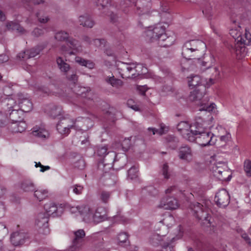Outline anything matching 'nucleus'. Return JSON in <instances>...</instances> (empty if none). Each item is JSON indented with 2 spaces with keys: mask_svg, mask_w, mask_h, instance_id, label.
<instances>
[{
  "mask_svg": "<svg viewBox=\"0 0 251 251\" xmlns=\"http://www.w3.org/2000/svg\"><path fill=\"white\" fill-rule=\"evenodd\" d=\"M93 41L96 46L100 47H104L106 43V40L104 39H95Z\"/></svg>",
  "mask_w": 251,
  "mask_h": 251,
  "instance_id": "nucleus-57",
  "label": "nucleus"
},
{
  "mask_svg": "<svg viewBox=\"0 0 251 251\" xmlns=\"http://www.w3.org/2000/svg\"><path fill=\"white\" fill-rule=\"evenodd\" d=\"M16 99L18 101L17 108L23 112H28L32 108V103L29 100L27 94L19 93L17 94Z\"/></svg>",
  "mask_w": 251,
  "mask_h": 251,
  "instance_id": "nucleus-10",
  "label": "nucleus"
},
{
  "mask_svg": "<svg viewBox=\"0 0 251 251\" xmlns=\"http://www.w3.org/2000/svg\"><path fill=\"white\" fill-rule=\"evenodd\" d=\"M44 209L46 210V213L49 217L52 216V217L59 216L61 215L63 212L62 207H57V205L53 202H49L45 204Z\"/></svg>",
  "mask_w": 251,
  "mask_h": 251,
  "instance_id": "nucleus-16",
  "label": "nucleus"
},
{
  "mask_svg": "<svg viewBox=\"0 0 251 251\" xmlns=\"http://www.w3.org/2000/svg\"><path fill=\"white\" fill-rule=\"evenodd\" d=\"M2 94L5 96H9L12 94V89L10 86H6L2 89Z\"/></svg>",
  "mask_w": 251,
  "mask_h": 251,
  "instance_id": "nucleus-63",
  "label": "nucleus"
},
{
  "mask_svg": "<svg viewBox=\"0 0 251 251\" xmlns=\"http://www.w3.org/2000/svg\"><path fill=\"white\" fill-rule=\"evenodd\" d=\"M128 235L127 233L126 232H121L118 235L117 237L118 240L119 241L118 244L120 246H123V244H126V245L129 244V242L128 240Z\"/></svg>",
  "mask_w": 251,
  "mask_h": 251,
  "instance_id": "nucleus-43",
  "label": "nucleus"
},
{
  "mask_svg": "<svg viewBox=\"0 0 251 251\" xmlns=\"http://www.w3.org/2000/svg\"><path fill=\"white\" fill-rule=\"evenodd\" d=\"M163 240L162 236L158 234H154L150 237V243L153 246H157L159 245L162 246L163 244V243H162Z\"/></svg>",
  "mask_w": 251,
  "mask_h": 251,
  "instance_id": "nucleus-41",
  "label": "nucleus"
},
{
  "mask_svg": "<svg viewBox=\"0 0 251 251\" xmlns=\"http://www.w3.org/2000/svg\"><path fill=\"white\" fill-rule=\"evenodd\" d=\"M189 80L188 83L190 87H196V88H201L202 85H200L202 81L201 77L197 75L192 76Z\"/></svg>",
  "mask_w": 251,
  "mask_h": 251,
  "instance_id": "nucleus-42",
  "label": "nucleus"
},
{
  "mask_svg": "<svg viewBox=\"0 0 251 251\" xmlns=\"http://www.w3.org/2000/svg\"><path fill=\"white\" fill-rule=\"evenodd\" d=\"M71 188L73 189V192L77 195L81 194L83 190V187L78 184L73 186Z\"/></svg>",
  "mask_w": 251,
  "mask_h": 251,
  "instance_id": "nucleus-59",
  "label": "nucleus"
},
{
  "mask_svg": "<svg viewBox=\"0 0 251 251\" xmlns=\"http://www.w3.org/2000/svg\"><path fill=\"white\" fill-rule=\"evenodd\" d=\"M238 41H240V42L244 45H249L251 43V34L246 30L244 35L241 36V38L238 39Z\"/></svg>",
  "mask_w": 251,
  "mask_h": 251,
  "instance_id": "nucleus-45",
  "label": "nucleus"
},
{
  "mask_svg": "<svg viewBox=\"0 0 251 251\" xmlns=\"http://www.w3.org/2000/svg\"><path fill=\"white\" fill-rule=\"evenodd\" d=\"M20 188L25 192H32L35 190V186L31 180L26 179L21 182Z\"/></svg>",
  "mask_w": 251,
  "mask_h": 251,
  "instance_id": "nucleus-29",
  "label": "nucleus"
},
{
  "mask_svg": "<svg viewBox=\"0 0 251 251\" xmlns=\"http://www.w3.org/2000/svg\"><path fill=\"white\" fill-rule=\"evenodd\" d=\"M174 222V217L172 215H169L168 216H166L161 221V222H162L163 224L166 225L168 226L172 225L173 223Z\"/></svg>",
  "mask_w": 251,
  "mask_h": 251,
  "instance_id": "nucleus-56",
  "label": "nucleus"
},
{
  "mask_svg": "<svg viewBox=\"0 0 251 251\" xmlns=\"http://www.w3.org/2000/svg\"><path fill=\"white\" fill-rule=\"evenodd\" d=\"M89 121L87 118H78L75 121L68 118H63L58 122L56 129L61 134L67 135L72 128L78 130L83 129L84 126L82 123H88Z\"/></svg>",
  "mask_w": 251,
  "mask_h": 251,
  "instance_id": "nucleus-3",
  "label": "nucleus"
},
{
  "mask_svg": "<svg viewBox=\"0 0 251 251\" xmlns=\"http://www.w3.org/2000/svg\"><path fill=\"white\" fill-rule=\"evenodd\" d=\"M246 50L245 45L239 42L235 44L234 47H231V51L235 53L238 59H241L246 54Z\"/></svg>",
  "mask_w": 251,
  "mask_h": 251,
  "instance_id": "nucleus-22",
  "label": "nucleus"
},
{
  "mask_svg": "<svg viewBox=\"0 0 251 251\" xmlns=\"http://www.w3.org/2000/svg\"><path fill=\"white\" fill-rule=\"evenodd\" d=\"M134 63H123L121 68L123 78H131L132 73H134Z\"/></svg>",
  "mask_w": 251,
  "mask_h": 251,
  "instance_id": "nucleus-24",
  "label": "nucleus"
},
{
  "mask_svg": "<svg viewBox=\"0 0 251 251\" xmlns=\"http://www.w3.org/2000/svg\"><path fill=\"white\" fill-rule=\"evenodd\" d=\"M78 21L80 25L87 28H92L95 25L91 16L86 13L80 15L78 18Z\"/></svg>",
  "mask_w": 251,
  "mask_h": 251,
  "instance_id": "nucleus-23",
  "label": "nucleus"
},
{
  "mask_svg": "<svg viewBox=\"0 0 251 251\" xmlns=\"http://www.w3.org/2000/svg\"><path fill=\"white\" fill-rule=\"evenodd\" d=\"M75 61L80 65L85 66L90 69L94 68L95 66V63L92 61L85 59L79 56L75 57Z\"/></svg>",
  "mask_w": 251,
  "mask_h": 251,
  "instance_id": "nucleus-35",
  "label": "nucleus"
},
{
  "mask_svg": "<svg viewBox=\"0 0 251 251\" xmlns=\"http://www.w3.org/2000/svg\"><path fill=\"white\" fill-rule=\"evenodd\" d=\"M36 17L38 18V21L41 23H43V24L46 23L48 22V21L49 20V18H48V16H40V13L38 12L36 14Z\"/></svg>",
  "mask_w": 251,
  "mask_h": 251,
  "instance_id": "nucleus-64",
  "label": "nucleus"
},
{
  "mask_svg": "<svg viewBox=\"0 0 251 251\" xmlns=\"http://www.w3.org/2000/svg\"><path fill=\"white\" fill-rule=\"evenodd\" d=\"M138 169L135 166L131 167L128 171L127 178L130 179H134L138 176Z\"/></svg>",
  "mask_w": 251,
  "mask_h": 251,
  "instance_id": "nucleus-47",
  "label": "nucleus"
},
{
  "mask_svg": "<svg viewBox=\"0 0 251 251\" xmlns=\"http://www.w3.org/2000/svg\"><path fill=\"white\" fill-rule=\"evenodd\" d=\"M10 128L13 132H22L26 129V124L25 122L21 120L17 123H12Z\"/></svg>",
  "mask_w": 251,
  "mask_h": 251,
  "instance_id": "nucleus-31",
  "label": "nucleus"
},
{
  "mask_svg": "<svg viewBox=\"0 0 251 251\" xmlns=\"http://www.w3.org/2000/svg\"><path fill=\"white\" fill-rule=\"evenodd\" d=\"M118 155L114 151H108L103 157L102 161L99 163L98 171H109L114 165L123 167L126 164L127 156L125 153L120 154L119 160H118Z\"/></svg>",
  "mask_w": 251,
  "mask_h": 251,
  "instance_id": "nucleus-1",
  "label": "nucleus"
},
{
  "mask_svg": "<svg viewBox=\"0 0 251 251\" xmlns=\"http://www.w3.org/2000/svg\"><path fill=\"white\" fill-rule=\"evenodd\" d=\"M7 115L8 114H5L0 111V127H3L7 124L8 121Z\"/></svg>",
  "mask_w": 251,
  "mask_h": 251,
  "instance_id": "nucleus-50",
  "label": "nucleus"
},
{
  "mask_svg": "<svg viewBox=\"0 0 251 251\" xmlns=\"http://www.w3.org/2000/svg\"><path fill=\"white\" fill-rule=\"evenodd\" d=\"M49 216L44 212L38 214L35 220V225L39 228H44L45 230V233L49 232L48 227Z\"/></svg>",
  "mask_w": 251,
  "mask_h": 251,
  "instance_id": "nucleus-17",
  "label": "nucleus"
},
{
  "mask_svg": "<svg viewBox=\"0 0 251 251\" xmlns=\"http://www.w3.org/2000/svg\"><path fill=\"white\" fill-rule=\"evenodd\" d=\"M98 173L101 175L100 179L105 183L106 185L110 186L114 185L116 183V177L114 175L111 174L109 171L98 172Z\"/></svg>",
  "mask_w": 251,
  "mask_h": 251,
  "instance_id": "nucleus-19",
  "label": "nucleus"
},
{
  "mask_svg": "<svg viewBox=\"0 0 251 251\" xmlns=\"http://www.w3.org/2000/svg\"><path fill=\"white\" fill-rule=\"evenodd\" d=\"M46 110L48 114L54 119L61 116L62 113V108L61 106L54 104L49 105Z\"/></svg>",
  "mask_w": 251,
  "mask_h": 251,
  "instance_id": "nucleus-25",
  "label": "nucleus"
},
{
  "mask_svg": "<svg viewBox=\"0 0 251 251\" xmlns=\"http://www.w3.org/2000/svg\"><path fill=\"white\" fill-rule=\"evenodd\" d=\"M208 121L203 119L201 124H199L194 132V141H196L200 146L205 147L215 145L217 138L213 133L206 131Z\"/></svg>",
  "mask_w": 251,
  "mask_h": 251,
  "instance_id": "nucleus-2",
  "label": "nucleus"
},
{
  "mask_svg": "<svg viewBox=\"0 0 251 251\" xmlns=\"http://www.w3.org/2000/svg\"><path fill=\"white\" fill-rule=\"evenodd\" d=\"M203 122V119L200 117H197L195 122L192 125H190L187 122L181 121L177 126L178 131L182 136L186 140L190 142H194V132L199 124H201Z\"/></svg>",
  "mask_w": 251,
  "mask_h": 251,
  "instance_id": "nucleus-6",
  "label": "nucleus"
},
{
  "mask_svg": "<svg viewBox=\"0 0 251 251\" xmlns=\"http://www.w3.org/2000/svg\"><path fill=\"white\" fill-rule=\"evenodd\" d=\"M6 27L8 29L16 30L18 32L24 34L25 31L19 24L13 22H8L6 24Z\"/></svg>",
  "mask_w": 251,
  "mask_h": 251,
  "instance_id": "nucleus-38",
  "label": "nucleus"
},
{
  "mask_svg": "<svg viewBox=\"0 0 251 251\" xmlns=\"http://www.w3.org/2000/svg\"><path fill=\"white\" fill-rule=\"evenodd\" d=\"M159 27L161 28L162 29H164V31H165V28L164 26L162 25L161 24L157 25L153 29H148L146 31V34L147 40L151 42L155 41L159 42L160 39V36L161 35L153 33L156 28Z\"/></svg>",
  "mask_w": 251,
  "mask_h": 251,
  "instance_id": "nucleus-21",
  "label": "nucleus"
},
{
  "mask_svg": "<svg viewBox=\"0 0 251 251\" xmlns=\"http://www.w3.org/2000/svg\"><path fill=\"white\" fill-rule=\"evenodd\" d=\"M17 56L20 60H26L30 58L27 50L24 52L20 53Z\"/></svg>",
  "mask_w": 251,
  "mask_h": 251,
  "instance_id": "nucleus-61",
  "label": "nucleus"
},
{
  "mask_svg": "<svg viewBox=\"0 0 251 251\" xmlns=\"http://www.w3.org/2000/svg\"><path fill=\"white\" fill-rule=\"evenodd\" d=\"M204 42L192 40L186 42L182 47V55L186 59H199L201 55V50L205 48Z\"/></svg>",
  "mask_w": 251,
  "mask_h": 251,
  "instance_id": "nucleus-4",
  "label": "nucleus"
},
{
  "mask_svg": "<svg viewBox=\"0 0 251 251\" xmlns=\"http://www.w3.org/2000/svg\"><path fill=\"white\" fill-rule=\"evenodd\" d=\"M34 197L39 201H41L48 197V191L45 189H38L34 191Z\"/></svg>",
  "mask_w": 251,
  "mask_h": 251,
  "instance_id": "nucleus-39",
  "label": "nucleus"
},
{
  "mask_svg": "<svg viewBox=\"0 0 251 251\" xmlns=\"http://www.w3.org/2000/svg\"><path fill=\"white\" fill-rule=\"evenodd\" d=\"M66 60H64L61 57H57L56 62L58 68L61 73L64 75H67L71 69L70 64L66 62Z\"/></svg>",
  "mask_w": 251,
  "mask_h": 251,
  "instance_id": "nucleus-27",
  "label": "nucleus"
},
{
  "mask_svg": "<svg viewBox=\"0 0 251 251\" xmlns=\"http://www.w3.org/2000/svg\"><path fill=\"white\" fill-rule=\"evenodd\" d=\"M244 170L248 177H251V160L246 159L244 162Z\"/></svg>",
  "mask_w": 251,
  "mask_h": 251,
  "instance_id": "nucleus-48",
  "label": "nucleus"
},
{
  "mask_svg": "<svg viewBox=\"0 0 251 251\" xmlns=\"http://www.w3.org/2000/svg\"><path fill=\"white\" fill-rule=\"evenodd\" d=\"M158 207L164 209H176L179 206L177 200L174 197H166L163 198Z\"/></svg>",
  "mask_w": 251,
  "mask_h": 251,
  "instance_id": "nucleus-14",
  "label": "nucleus"
},
{
  "mask_svg": "<svg viewBox=\"0 0 251 251\" xmlns=\"http://www.w3.org/2000/svg\"><path fill=\"white\" fill-rule=\"evenodd\" d=\"M175 240V238H172L170 242H163V244L162 245V249L161 251H173V247L172 245V242Z\"/></svg>",
  "mask_w": 251,
  "mask_h": 251,
  "instance_id": "nucleus-49",
  "label": "nucleus"
},
{
  "mask_svg": "<svg viewBox=\"0 0 251 251\" xmlns=\"http://www.w3.org/2000/svg\"><path fill=\"white\" fill-rule=\"evenodd\" d=\"M107 152V148L106 146H99L97 150V154L101 157H103L104 155Z\"/></svg>",
  "mask_w": 251,
  "mask_h": 251,
  "instance_id": "nucleus-55",
  "label": "nucleus"
},
{
  "mask_svg": "<svg viewBox=\"0 0 251 251\" xmlns=\"http://www.w3.org/2000/svg\"><path fill=\"white\" fill-rule=\"evenodd\" d=\"M215 201L219 207H225L227 206L230 201L227 191L225 189L219 190L215 196Z\"/></svg>",
  "mask_w": 251,
  "mask_h": 251,
  "instance_id": "nucleus-12",
  "label": "nucleus"
},
{
  "mask_svg": "<svg viewBox=\"0 0 251 251\" xmlns=\"http://www.w3.org/2000/svg\"><path fill=\"white\" fill-rule=\"evenodd\" d=\"M167 146L171 149L174 150L177 147L178 139L173 136L169 135L166 138Z\"/></svg>",
  "mask_w": 251,
  "mask_h": 251,
  "instance_id": "nucleus-40",
  "label": "nucleus"
},
{
  "mask_svg": "<svg viewBox=\"0 0 251 251\" xmlns=\"http://www.w3.org/2000/svg\"><path fill=\"white\" fill-rule=\"evenodd\" d=\"M189 208L193 212L194 216L199 220L205 221L210 224V221L208 219V214L207 209L201 204L198 202H191Z\"/></svg>",
  "mask_w": 251,
  "mask_h": 251,
  "instance_id": "nucleus-8",
  "label": "nucleus"
},
{
  "mask_svg": "<svg viewBox=\"0 0 251 251\" xmlns=\"http://www.w3.org/2000/svg\"><path fill=\"white\" fill-rule=\"evenodd\" d=\"M111 0H97V4L98 6H101L102 9H104L111 6Z\"/></svg>",
  "mask_w": 251,
  "mask_h": 251,
  "instance_id": "nucleus-51",
  "label": "nucleus"
},
{
  "mask_svg": "<svg viewBox=\"0 0 251 251\" xmlns=\"http://www.w3.org/2000/svg\"><path fill=\"white\" fill-rule=\"evenodd\" d=\"M153 32V33L161 35L160 36V39L158 43L160 46L168 47L173 44L175 41L174 38L172 36H167L164 29H162L161 28L159 27L156 28Z\"/></svg>",
  "mask_w": 251,
  "mask_h": 251,
  "instance_id": "nucleus-11",
  "label": "nucleus"
},
{
  "mask_svg": "<svg viewBox=\"0 0 251 251\" xmlns=\"http://www.w3.org/2000/svg\"><path fill=\"white\" fill-rule=\"evenodd\" d=\"M210 170L213 175L221 180L229 181L231 179V174L227 164L223 161H219L212 164Z\"/></svg>",
  "mask_w": 251,
  "mask_h": 251,
  "instance_id": "nucleus-7",
  "label": "nucleus"
},
{
  "mask_svg": "<svg viewBox=\"0 0 251 251\" xmlns=\"http://www.w3.org/2000/svg\"><path fill=\"white\" fill-rule=\"evenodd\" d=\"M74 238L72 245L65 251H79L83 245V238L85 233L83 229L74 231Z\"/></svg>",
  "mask_w": 251,
  "mask_h": 251,
  "instance_id": "nucleus-9",
  "label": "nucleus"
},
{
  "mask_svg": "<svg viewBox=\"0 0 251 251\" xmlns=\"http://www.w3.org/2000/svg\"><path fill=\"white\" fill-rule=\"evenodd\" d=\"M105 81L112 87L117 89L121 88L123 85V82L120 79L115 78L114 76L105 77Z\"/></svg>",
  "mask_w": 251,
  "mask_h": 251,
  "instance_id": "nucleus-32",
  "label": "nucleus"
},
{
  "mask_svg": "<svg viewBox=\"0 0 251 251\" xmlns=\"http://www.w3.org/2000/svg\"><path fill=\"white\" fill-rule=\"evenodd\" d=\"M205 88L204 86H201V88H196L190 92L189 96V100L193 101L201 100L204 95Z\"/></svg>",
  "mask_w": 251,
  "mask_h": 251,
  "instance_id": "nucleus-18",
  "label": "nucleus"
},
{
  "mask_svg": "<svg viewBox=\"0 0 251 251\" xmlns=\"http://www.w3.org/2000/svg\"><path fill=\"white\" fill-rule=\"evenodd\" d=\"M162 175L166 179L170 178V174L169 172V166L167 163L163 164L162 168Z\"/></svg>",
  "mask_w": 251,
  "mask_h": 251,
  "instance_id": "nucleus-54",
  "label": "nucleus"
},
{
  "mask_svg": "<svg viewBox=\"0 0 251 251\" xmlns=\"http://www.w3.org/2000/svg\"><path fill=\"white\" fill-rule=\"evenodd\" d=\"M230 22L234 25L235 26L232 27V28L230 30V35L237 40V43L240 42V41H238V39H240L241 37V32L239 31V29L240 26H239V17L237 16L235 14L232 13L230 17Z\"/></svg>",
  "mask_w": 251,
  "mask_h": 251,
  "instance_id": "nucleus-13",
  "label": "nucleus"
},
{
  "mask_svg": "<svg viewBox=\"0 0 251 251\" xmlns=\"http://www.w3.org/2000/svg\"><path fill=\"white\" fill-rule=\"evenodd\" d=\"M110 197V193L106 191H102L100 194V200L104 203H106L108 201Z\"/></svg>",
  "mask_w": 251,
  "mask_h": 251,
  "instance_id": "nucleus-53",
  "label": "nucleus"
},
{
  "mask_svg": "<svg viewBox=\"0 0 251 251\" xmlns=\"http://www.w3.org/2000/svg\"><path fill=\"white\" fill-rule=\"evenodd\" d=\"M45 30V29L35 28L32 32V34L35 37H39L44 34Z\"/></svg>",
  "mask_w": 251,
  "mask_h": 251,
  "instance_id": "nucleus-60",
  "label": "nucleus"
},
{
  "mask_svg": "<svg viewBox=\"0 0 251 251\" xmlns=\"http://www.w3.org/2000/svg\"><path fill=\"white\" fill-rule=\"evenodd\" d=\"M180 159L190 162L192 160V153L191 148L188 146L180 148L178 152Z\"/></svg>",
  "mask_w": 251,
  "mask_h": 251,
  "instance_id": "nucleus-20",
  "label": "nucleus"
},
{
  "mask_svg": "<svg viewBox=\"0 0 251 251\" xmlns=\"http://www.w3.org/2000/svg\"><path fill=\"white\" fill-rule=\"evenodd\" d=\"M94 223H98L105 219V211L103 207H99L94 212Z\"/></svg>",
  "mask_w": 251,
  "mask_h": 251,
  "instance_id": "nucleus-30",
  "label": "nucleus"
},
{
  "mask_svg": "<svg viewBox=\"0 0 251 251\" xmlns=\"http://www.w3.org/2000/svg\"><path fill=\"white\" fill-rule=\"evenodd\" d=\"M143 1H148L147 5L142 7H139L138 10V13L140 15H147L152 16H159V13L156 11H150L151 3L149 0H143Z\"/></svg>",
  "mask_w": 251,
  "mask_h": 251,
  "instance_id": "nucleus-26",
  "label": "nucleus"
},
{
  "mask_svg": "<svg viewBox=\"0 0 251 251\" xmlns=\"http://www.w3.org/2000/svg\"><path fill=\"white\" fill-rule=\"evenodd\" d=\"M202 13L208 19H211L215 13V8L210 3H207L205 4Z\"/></svg>",
  "mask_w": 251,
  "mask_h": 251,
  "instance_id": "nucleus-33",
  "label": "nucleus"
},
{
  "mask_svg": "<svg viewBox=\"0 0 251 251\" xmlns=\"http://www.w3.org/2000/svg\"><path fill=\"white\" fill-rule=\"evenodd\" d=\"M7 233L8 230L5 225L2 223H0V238H3Z\"/></svg>",
  "mask_w": 251,
  "mask_h": 251,
  "instance_id": "nucleus-58",
  "label": "nucleus"
},
{
  "mask_svg": "<svg viewBox=\"0 0 251 251\" xmlns=\"http://www.w3.org/2000/svg\"><path fill=\"white\" fill-rule=\"evenodd\" d=\"M67 46L70 49L78 52L81 50V48L79 42L74 39H68L67 42Z\"/></svg>",
  "mask_w": 251,
  "mask_h": 251,
  "instance_id": "nucleus-37",
  "label": "nucleus"
},
{
  "mask_svg": "<svg viewBox=\"0 0 251 251\" xmlns=\"http://www.w3.org/2000/svg\"><path fill=\"white\" fill-rule=\"evenodd\" d=\"M32 133L35 136L44 139L48 136V132L44 128L37 126L33 127Z\"/></svg>",
  "mask_w": 251,
  "mask_h": 251,
  "instance_id": "nucleus-34",
  "label": "nucleus"
},
{
  "mask_svg": "<svg viewBox=\"0 0 251 251\" xmlns=\"http://www.w3.org/2000/svg\"><path fill=\"white\" fill-rule=\"evenodd\" d=\"M81 215L83 216V220L87 223H94V211L88 206L83 207Z\"/></svg>",
  "mask_w": 251,
  "mask_h": 251,
  "instance_id": "nucleus-28",
  "label": "nucleus"
},
{
  "mask_svg": "<svg viewBox=\"0 0 251 251\" xmlns=\"http://www.w3.org/2000/svg\"><path fill=\"white\" fill-rule=\"evenodd\" d=\"M44 45H38L30 50H27L30 58L34 57L39 54L40 52L45 48Z\"/></svg>",
  "mask_w": 251,
  "mask_h": 251,
  "instance_id": "nucleus-44",
  "label": "nucleus"
},
{
  "mask_svg": "<svg viewBox=\"0 0 251 251\" xmlns=\"http://www.w3.org/2000/svg\"><path fill=\"white\" fill-rule=\"evenodd\" d=\"M134 73H132L131 76L132 78H134L140 75L146 74L147 72V68L141 64H134Z\"/></svg>",
  "mask_w": 251,
  "mask_h": 251,
  "instance_id": "nucleus-36",
  "label": "nucleus"
},
{
  "mask_svg": "<svg viewBox=\"0 0 251 251\" xmlns=\"http://www.w3.org/2000/svg\"><path fill=\"white\" fill-rule=\"evenodd\" d=\"M131 145L130 140L129 138H125L121 143V146L124 151H127Z\"/></svg>",
  "mask_w": 251,
  "mask_h": 251,
  "instance_id": "nucleus-52",
  "label": "nucleus"
},
{
  "mask_svg": "<svg viewBox=\"0 0 251 251\" xmlns=\"http://www.w3.org/2000/svg\"><path fill=\"white\" fill-rule=\"evenodd\" d=\"M3 107L8 111L9 118L12 123H17L23 120L24 113L17 108L16 100L11 98H5L2 100Z\"/></svg>",
  "mask_w": 251,
  "mask_h": 251,
  "instance_id": "nucleus-5",
  "label": "nucleus"
},
{
  "mask_svg": "<svg viewBox=\"0 0 251 251\" xmlns=\"http://www.w3.org/2000/svg\"><path fill=\"white\" fill-rule=\"evenodd\" d=\"M85 166V161L83 159H79L75 163V167L80 170L83 169Z\"/></svg>",
  "mask_w": 251,
  "mask_h": 251,
  "instance_id": "nucleus-62",
  "label": "nucleus"
},
{
  "mask_svg": "<svg viewBox=\"0 0 251 251\" xmlns=\"http://www.w3.org/2000/svg\"><path fill=\"white\" fill-rule=\"evenodd\" d=\"M69 33L64 31H60L55 33L54 38L59 41H64L69 39Z\"/></svg>",
  "mask_w": 251,
  "mask_h": 251,
  "instance_id": "nucleus-46",
  "label": "nucleus"
},
{
  "mask_svg": "<svg viewBox=\"0 0 251 251\" xmlns=\"http://www.w3.org/2000/svg\"><path fill=\"white\" fill-rule=\"evenodd\" d=\"M28 239V235L24 232H15L11 235L10 240L15 246H18L24 244Z\"/></svg>",
  "mask_w": 251,
  "mask_h": 251,
  "instance_id": "nucleus-15",
  "label": "nucleus"
}]
</instances>
